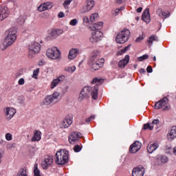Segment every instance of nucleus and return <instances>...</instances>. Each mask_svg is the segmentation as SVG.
Masks as SVG:
<instances>
[{"label": "nucleus", "instance_id": "nucleus-1", "mask_svg": "<svg viewBox=\"0 0 176 176\" xmlns=\"http://www.w3.org/2000/svg\"><path fill=\"white\" fill-rule=\"evenodd\" d=\"M104 82L102 78H93L91 83L92 85H96L94 87H85L80 91L78 96L79 101H83L85 98L89 97V94H91V98L93 100H98V85H102Z\"/></svg>", "mask_w": 176, "mask_h": 176}, {"label": "nucleus", "instance_id": "nucleus-2", "mask_svg": "<svg viewBox=\"0 0 176 176\" xmlns=\"http://www.w3.org/2000/svg\"><path fill=\"white\" fill-rule=\"evenodd\" d=\"M16 32L14 28H10L6 32V37L3 41V45L1 46V50H6L9 46H12L17 41Z\"/></svg>", "mask_w": 176, "mask_h": 176}, {"label": "nucleus", "instance_id": "nucleus-3", "mask_svg": "<svg viewBox=\"0 0 176 176\" xmlns=\"http://www.w3.org/2000/svg\"><path fill=\"white\" fill-rule=\"evenodd\" d=\"M104 58H100V52L94 51L89 61V67L94 71H98L104 65Z\"/></svg>", "mask_w": 176, "mask_h": 176}, {"label": "nucleus", "instance_id": "nucleus-4", "mask_svg": "<svg viewBox=\"0 0 176 176\" xmlns=\"http://www.w3.org/2000/svg\"><path fill=\"white\" fill-rule=\"evenodd\" d=\"M68 151L63 149L57 151L55 154V163L58 166H63L68 163Z\"/></svg>", "mask_w": 176, "mask_h": 176}, {"label": "nucleus", "instance_id": "nucleus-5", "mask_svg": "<svg viewBox=\"0 0 176 176\" xmlns=\"http://www.w3.org/2000/svg\"><path fill=\"white\" fill-rule=\"evenodd\" d=\"M130 30L129 29H124L119 32L116 38V42L117 43H126L130 38Z\"/></svg>", "mask_w": 176, "mask_h": 176}, {"label": "nucleus", "instance_id": "nucleus-6", "mask_svg": "<svg viewBox=\"0 0 176 176\" xmlns=\"http://www.w3.org/2000/svg\"><path fill=\"white\" fill-rule=\"evenodd\" d=\"M41 52V44L36 42L32 43L28 46L29 58H34L36 54Z\"/></svg>", "mask_w": 176, "mask_h": 176}, {"label": "nucleus", "instance_id": "nucleus-7", "mask_svg": "<svg viewBox=\"0 0 176 176\" xmlns=\"http://www.w3.org/2000/svg\"><path fill=\"white\" fill-rule=\"evenodd\" d=\"M46 55L51 60H60L61 58V52L56 47L48 49Z\"/></svg>", "mask_w": 176, "mask_h": 176}, {"label": "nucleus", "instance_id": "nucleus-8", "mask_svg": "<svg viewBox=\"0 0 176 176\" xmlns=\"http://www.w3.org/2000/svg\"><path fill=\"white\" fill-rule=\"evenodd\" d=\"M64 34V30L61 28H52L48 30V39H56L58 38L60 35H63Z\"/></svg>", "mask_w": 176, "mask_h": 176}, {"label": "nucleus", "instance_id": "nucleus-9", "mask_svg": "<svg viewBox=\"0 0 176 176\" xmlns=\"http://www.w3.org/2000/svg\"><path fill=\"white\" fill-rule=\"evenodd\" d=\"M155 109H162L163 111H169L170 105H168V98H164L162 100L155 104Z\"/></svg>", "mask_w": 176, "mask_h": 176}, {"label": "nucleus", "instance_id": "nucleus-10", "mask_svg": "<svg viewBox=\"0 0 176 176\" xmlns=\"http://www.w3.org/2000/svg\"><path fill=\"white\" fill-rule=\"evenodd\" d=\"M3 115L6 120H12L13 119V116L16 115V109L12 107H6L3 109Z\"/></svg>", "mask_w": 176, "mask_h": 176}, {"label": "nucleus", "instance_id": "nucleus-11", "mask_svg": "<svg viewBox=\"0 0 176 176\" xmlns=\"http://www.w3.org/2000/svg\"><path fill=\"white\" fill-rule=\"evenodd\" d=\"M60 97V93L55 91L53 94L47 96L43 102V105H50L52 102H54Z\"/></svg>", "mask_w": 176, "mask_h": 176}, {"label": "nucleus", "instance_id": "nucleus-12", "mask_svg": "<svg viewBox=\"0 0 176 176\" xmlns=\"http://www.w3.org/2000/svg\"><path fill=\"white\" fill-rule=\"evenodd\" d=\"M103 35L104 34L100 30H92L90 42L96 43L98 42V41H101V38H102Z\"/></svg>", "mask_w": 176, "mask_h": 176}, {"label": "nucleus", "instance_id": "nucleus-13", "mask_svg": "<svg viewBox=\"0 0 176 176\" xmlns=\"http://www.w3.org/2000/svg\"><path fill=\"white\" fill-rule=\"evenodd\" d=\"M53 164V155H47L42 162L43 170H47Z\"/></svg>", "mask_w": 176, "mask_h": 176}, {"label": "nucleus", "instance_id": "nucleus-14", "mask_svg": "<svg viewBox=\"0 0 176 176\" xmlns=\"http://www.w3.org/2000/svg\"><path fill=\"white\" fill-rule=\"evenodd\" d=\"M94 5H96L94 0H87L86 5L82 6L81 9V13H87V12H90V10L94 8Z\"/></svg>", "mask_w": 176, "mask_h": 176}, {"label": "nucleus", "instance_id": "nucleus-15", "mask_svg": "<svg viewBox=\"0 0 176 176\" xmlns=\"http://www.w3.org/2000/svg\"><path fill=\"white\" fill-rule=\"evenodd\" d=\"M72 117L67 116L59 124L60 129H68L72 124Z\"/></svg>", "mask_w": 176, "mask_h": 176}, {"label": "nucleus", "instance_id": "nucleus-16", "mask_svg": "<svg viewBox=\"0 0 176 176\" xmlns=\"http://www.w3.org/2000/svg\"><path fill=\"white\" fill-rule=\"evenodd\" d=\"M141 142L139 141H135L133 144H132L129 148L130 153H135L138 152L141 149L142 146Z\"/></svg>", "mask_w": 176, "mask_h": 176}, {"label": "nucleus", "instance_id": "nucleus-17", "mask_svg": "<svg viewBox=\"0 0 176 176\" xmlns=\"http://www.w3.org/2000/svg\"><path fill=\"white\" fill-rule=\"evenodd\" d=\"M144 174H145V168L142 166L134 168L132 172L133 176H144Z\"/></svg>", "mask_w": 176, "mask_h": 176}, {"label": "nucleus", "instance_id": "nucleus-18", "mask_svg": "<svg viewBox=\"0 0 176 176\" xmlns=\"http://www.w3.org/2000/svg\"><path fill=\"white\" fill-rule=\"evenodd\" d=\"M82 137V133L79 132H73L71 135L69 136V142L71 144H75L76 141H78Z\"/></svg>", "mask_w": 176, "mask_h": 176}, {"label": "nucleus", "instance_id": "nucleus-19", "mask_svg": "<svg viewBox=\"0 0 176 176\" xmlns=\"http://www.w3.org/2000/svg\"><path fill=\"white\" fill-rule=\"evenodd\" d=\"M160 124V121L159 120H153L152 123H147L144 125V130H153V127H157Z\"/></svg>", "mask_w": 176, "mask_h": 176}, {"label": "nucleus", "instance_id": "nucleus-20", "mask_svg": "<svg viewBox=\"0 0 176 176\" xmlns=\"http://www.w3.org/2000/svg\"><path fill=\"white\" fill-rule=\"evenodd\" d=\"M53 8V5L52 2H45L41 3L37 8L38 12H45V10H49V9H52Z\"/></svg>", "mask_w": 176, "mask_h": 176}, {"label": "nucleus", "instance_id": "nucleus-21", "mask_svg": "<svg viewBox=\"0 0 176 176\" xmlns=\"http://www.w3.org/2000/svg\"><path fill=\"white\" fill-rule=\"evenodd\" d=\"M157 148H159V143L157 142H151L147 145V152L148 153H153Z\"/></svg>", "mask_w": 176, "mask_h": 176}, {"label": "nucleus", "instance_id": "nucleus-22", "mask_svg": "<svg viewBox=\"0 0 176 176\" xmlns=\"http://www.w3.org/2000/svg\"><path fill=\"white\" fill-rule=\"evenodd\" d=\"M9 8L8 7L0 8V21L5 20L9 16Z\"/></svg>", "mask_w": 176, "mask_h": 176}, {"label": "nucleus", "instance_id": "nucleus-23", "mask_svg": "<svg viewBox=\"0 0 176 176\" xmlns=\"http://www.w3.org/2000/svg\"><path fill=\"white\" fill-rule=\"evenodd\" d=\"M79 53H80V50H79V49H71L69 52L68 59L74 60V58H76V56H78V54H79Z\"/></svg>", "mask_w": 176, "mask_h": 176}, {"label": "nucleus", "instance_id": "nucleus-24", "mask_svg": "<svg viewBox=\"0 0 176 176\" xmlns=\"http://www.w3.org/2000/svg\"><path fill=\"white\" fill-rule=\"evenodd\" d=\"M142 19L143 21L147 24L151 22V14H149V8H146L142 14Z\"/></svg>", "mask_w": 176, "mask_h": 176}, {"label": "nucleus", "instance_id": "nucleus-25", "mask_svg": "<svg viewBox=\"0 0 176 176\" xmlns=\"http://www.w3.org/2000/svg\"><path fill=\"white\" fill-rule=\"evenodd\" d=\"M130 60V56L129 55H126L124 58L120 60L118 63L119 68H124L127 64H129V61Z\"/></svg>", "mask_w": 176, "mask_h": 176}, {"label": "nucleus", "instance_id": "nucleus-26", "mask_svg": "<svg viewBox=\"0 0 176 176\" xmlns=\"http://www.w3.org/2000/svg\"><path fill=\"white\" fill-rule=\"evenodd\" d=\"M167 137L170 141H173V140L176 138V126L171 127Z\"/></svg>", "mask_w": 176, "mask_h": 176}, {"label": "nucleus", "instance_id": "nucleus-27", "mask_svg": "<svg viewBox=\"0 0 176 176\" xmlns=\"http://www.w3.org/2000/svg\"><path fill=\"white\" fill-rule=\"evenodd\" d=\"M157 13L161 19H167V17H170V12H164L162 9L159 8L157 10Z\"/></svg>", "mask_w": 176, "mask_h": 176}, {"label": "nucleus", "instance_id": "nucleus-28", "mask_svg": "<svg viewBox=\"0 0 176 176\" xmlns=\"http://www.w3.org/2000/svg\"><path fill=\"white\" fill-rule=\"evenodd\" d=\"M103 24L104 23L102 22H97L96 23H94L91 27V30L92 31H100L102 28Z\"/></svg>", "mask_w": 176, "mask_h": 176}, {"label": "nucleus", "instance_id": "nucleus-29", "mask_svg": "<svg viewBox=\"0 0 176 176\" xmlns=\"http://www.w3.org/2000/svg\"><path fill=\"white\" fill-rule=\"evenodd\" d=\"M32 142L41 141V131H36L32 138Z\"/></svg>", "mask_w": 176, "mask_h": 176}, {"label": "nucleus", "instance_id": "nucleus-30", "mask_svg": "<svg viewBox=\"0 0 176 176\" xmlns=\"http://www.w3.org/2000/svg\"><path fill=\"white\" fill-rule=\"evenodd\" d=\"M76 70V67L75 66L66 67L64 69V71H66V72H69V74H74V72H75Z\"/></svg>", "mask_w": 176, "mask_h": 176}, {"label": "nucleus", "instance_id": "nucleus-31", "mask_svg": "<svg viewBox=\"0 0 176 176\" xmlns=\"http://www.w3.org/2000/svg\"><path fill=\"white\" fill-rule=\"evenodd\" d=\"M34 176H41V170L38 169V164H34Z\"/></svg>", "mask_w": 176, "mask_h": 176}, {"label": "nucleus", "instance_id": "nucleus-32", "mask_svg": "<svg viewBox=\"0 0 176 176\" xmlns=\"http://www.w3.org/2000/svg\"><path fill=\"white\" fill-rule=\"evenodd\" d=\"M129 49H130V45H128L125 47L124 49H122L121 50L118 51L117 52V56H122V54H124V53H126Z\"/></svg>", "mask_w": 176, "mask_h": 176}, {"label": "nucleus", "instance_id": "nucleus-33", "mask_svg": "<svg viewBox=\"0 0 176 176\" xmlns=\"http://www.w3.org/2000/svg\"><path fill=\"white\" fill-rule=\"evenodd\" d=\"M153 41H157V36L152 35L149 37L148 40H147V42L149 43V45H152L153 43Z\"/></svg>", "mask_w": 176, "mask_h": 176}, {"label": "nucleus", "instance_id": "nucleus-34", "mask_svg": "<svg viewBox=\"0 0 176 176\" xmlns=\"http://www.w3.org/2000/svg\"><path fill=\"white\" fill-rule=\"evenodd\" d=\"M90 20L91 23H94L96 20H98V14L94 13L90 16Z\"/></svg>", "mask_w": 176, "mask_h": 176}, {"label": "nucleus", "instance_id": "nucleus-35", "mask_svg": "<svg viewBox=\"0 0 176 176\" xmlns=\"http://www.w3.org/2000/svg\"><path fill=\"white\" fill-rule=\"evenodd\" d=\"M35 152H36V148L34 146L29 147V154L30 156H34L35 155Z\"/></svg>", "mask_w": 176, "mask_h": 176}, {"label": "nucleus", "instance_id": "nucleus-36", "mask_svg": "<svg viewBox=\"0 0 176 176\" xmlns=\"http://www.w3.org/2000/svg\"><path fill=\"white\" fill-rule=\"evenodd\" d=\"M60 82L57 80V78L54 79L52 82H51L50 87L51 89H54Z\"/></svg>", "mask_w": 176, "mask_h": 176}, {"label": "nucleus", "instance_id": "nucleus-37", "mask_svg": "<svg viewBox=\"0 0 176 176\" xmlns=\"http://www.w3.org/2000/svg\"><path fill=\"white\" fill-rule=\"evenodd\" d=\"M16 176H27V171L25 169L22 168L19 171Z\"/></svg>", "mask_w": 176, "mask_h": 176}, {"label": "nucleus", "instance_id": "nucleus-38", "mask_svg": "<svg viewBox=\"0 0 176 176\" xmlns=\"http://www.w3.org/2000/svg\"><path fill=\"white\" fill-rule=\"evenodd\" d=\"M161 163H167L168 162V157L166 155H162L160 158Z\"/></svg>", "mask_w": 176, "mask_h": 176}, {"label": "nucleus", "instance_id": "nucleus-39", "mask_svg": "<svg viewBox=\"0 0 176 176\" xmlns=\"http://www.w3.org/2000/svg\"><path fill=\"white\" fill-rule=\"evenodd\" d=\"M71 2H72V0H65L63 3V6L65 9H68V6L71 5Z\"/></svg>", "mask_w": 176, "mask_h": 176}, {"label": "nucleus", "instance_id": "nucleus-40", "mask_svg": "<svg viewBox=\"0 0 176 176\" xmlns=\"http://www.w3.org/2000/svg\"><path fill=\"white\" fill-rule=\"evenodd\" d=\"M148 57H149V56L148 54H144L142 56L138 57V61H144V60L148 59Z\"/></svg>", "mask_w": 176, "mask_h": 176}, {"label": "nucleus", "instance_id": "nucleus-41", "mask_svg": "<svg viewBox=\"0 0 176 176\" xmlns=\"http://www.w3.org/2000/svg\"><path fill=\"white\" fill-rule=\"evenodd\" d=\"M38 74H39V68H37L36 70H34L32 78H34V79H38Z\"/></svg>", "mask_w": 176, "mask_h": 176}, {"label": "nucleus", "instance_id": "nucleus-42", "mask_svg": "<svg viewBox=\"0 0 176 176\" xmlns=\"http://www.w3.org/2000/svg\"><path fill=\"white\" fill-rule=\"evenodd\" d=\"M6 140L7 141H12V140H13V135H11V133H6Z\"/></svg>", "mask_w": 176, "mask_h": 176}, {"label": "nucleus", "instance_id": "nucleus-43", "mask_svg": "<svg viewBox=\"0 0 176 176\" xmlns=\"http://www.w3.org/2000/svg\"><path fill=\"white\" fill-rule=\"evenodd\" d=\"M78 24V19H74L69 21V25H72L73 27H75Z\"/></svg>", "mask_w": 176, "mask_h": 176}, {"label": "nucleus", "instance_id": "nucleus-44", "mask_svg": "<svg viewBox=\"0 0 176 176\" xmlns=\"http://www.w3.org/2000/svg\"><path fill=\"white\" fill-rule=\"evenodd\" d=\"M144 38H145V36H144V34L140 35L135 39V42L140 43V42H141V41H144Z\"/></svg>", "mask_w": 176, "mask_h": 176}, {"label": "nucleus", "instance_id": "nucleus-45", "mask_svg": "<svg viewBox=\"0 0 176 176\" xmlns=\"http://www.w3.org/2000/svg\"><path fill=\"white\" fill-rule=\"evenodd\" d=\"M56 80L59 83H61V82H64V80H65V76H60L58 78H56Z\"/></svg>", "mask_w": 176, "mask_h": 176}, {"label": "nucleus", "instance_id": "nucleus-46", "mask_svg": "<svg viewBox=\"0 0 176 176\" xmlns=\"http://www.w3.org/2000/svg\"><path fill=\"white\" fill-rule=\"evenodd\" d=\"M18 100L19 104H25V98L24 96H19Z\"/></svg>", "mask_w": 176, "mask_h": 176}, {"label": "nucleus", "instance_id": "nucleus-47", "mask_svg": "<svg viewBox=\"0 0 176 176\" xmlns=\"http://www.w3.org/2000/svg\"><path fill=\"white\" fill-rule=\"evenodd\" d=\"M74 152H80V151H82V147H80V146L76 144L74 147Z\"/></svg>", "mask_w": 176, "mask_h": 176}, {"label": "nucleus", "instance_id": "nucleus-48", "mask_svg": "<svg viewBox=\"0 0 176 176\" xmlns=\"http://www.w3.org/2000/svg\"><path fill=\"white\" fill-rule=\"evenodd\" d=\"M94 119H96V116L92 115L89 118H86L85 122H86V123H89Z\"/></svg>", "mask_w": 176, "mask_h": 176}, {"label": "nucleus", "instance_id": "nucleus-49", "mask_svg": "<svg viewBox=\"0 0 176 176\" xmlns=\"http://www.w3.org/2000/svg\"><path fill=\"white\" fill-rule=\"evenodd\" d=\"M82 20H83V24H85L86 25H87V24L90 23V21L89 20V17L87 16H84Z\"/></svg>", "mask_w": 176, "mask_h": 176}, {"label": "nucleus", "instance_id": "nucleus-50", "mask_svg": "<svg viewBox=\"0 0 176 176\" xmlns=\"http://www.w3.org/2000/svg\"><path fill=\"white\" fill-rule=\"evenodd\" d=\"M25 83V81L24 80V78H20L18 81V85L20 86H23Z\"/></svg>", "mask_w": 176, "mask_h": 176}, {"label": "nucleus", "instance_id": "nucleus-51", "mask_svg": "<svg viewBox=\"0 0 176 176\" xmlns=\"http://www.w3.org/2000/svg\"><path fill=\"white\" fill-rule=\"evenodd\" d=\"M19 20H20L19 23L21 24H23L25 22V18L24 16H19Z\"/></svg>", "mask_w": 176, "mask_h": 176}, {"label": "nucleus", "instance_id": "nucleus-52", "mask_svg": "<svg viewBox=\"0 0 176 176\" xmlns=\"http://www.w3.org/2000/svg\"><path fill=\"white\" fill-rule=\"evenodd\" d=\"M146 71L148 74H151L153 72V69H152V66H148L146 68Z\"/></svg>", "mask_w": 176, "mask_h": 176}, {"label": "nucleus", "instance_id": "nucleus-53", "mask_svg": "<svg viewBox=\"0 0 176 176\" xmlns=\"http://www.w3.org/2000/svg\"><path fill=\"white\" fill-rule=\"evenodd\" d=\"M123 8L121 7L120 8H117L115 10V16H118V14H119V12H120V10H122Z\"/></svg>", "mask_w": 176, "mask_h": 176}, {"label": "nucleus", "instance_id": "nucleus-54", "mask_svg": "<svg viewBox=\"0 0 176 176\" xmlns=\"http://www.w3.org/2000/svg\"><path fill=\"white\" fill-rule=\"evenodd\" d=\"M65 14H64V12H59L58 17H59V19H63V17H65Z\"/></svg>", "mask_w": 176, "mask_h": 176}, {"label": "nucleus", "instance_id": "nucleus-55", "mask_svg": "<svg viewBox=\"0 0 176 176\" xmlns=\"http://www.w3.org/2000/svg\"><path fill=\"white\" fill-rule=\"evenodd\" d=\"M69 89V87L66 86L63 89V93H67L68 91V89Z\"/></svg>", "mask_w": 176, "mask_h": 176}, {"label": "nucleus", "instance_id": "nucleus-56", "mask_svg": "<svg viewBox=\"0 0 176 176\" xmlns=\"http://www.w3.org/2000/svg\"><path fill=\"white\" fill-rule=\"evenodd\" d=\"M116 3H118V5H121V3H123L124 2V0H116Z\"/></svg>", "mask_w": 176, "mask_h": 176}, {"label": "nucleus", "instance_id": "nucleus-57", "mask_svg": "<svg viewBox=\"0 0 176 176\" xmlns=\"http://www.w3.org/2000/svg\"><path fill=\"white\" fill-rule=\"evenodd\" d=\"M140 74H145L146 72L145 71V69L141 68L140 69Z\"/></svg>", "mask_w": 176, "mask_h": 176}, {"label": "nucleus", "instance_id": "nucleus-58", "mask_svg": "<svg viewBox=\"0 0 176 176\" xmlns=\"http://www.w3.org/2000/svg\"><path fill=\"white\" fill-rule=\"evenodd\" d=\"M138 13H141L142 12V8L140 7L137 9Z\"/></svg>", "mask_w": 176, "mask_h": 176}, {"label": "nucleus", "instance_id": "nucleus-59", "mask_svg": "<svg viewBox=\"0 0 176 176\" xmlns=\"http://www.w3.org/2000/svg\"><path fill=\"white\" fill-rule=\"evenodd\" d=\"M173 153L176 155V146L173 148Z\"/></svg>", "mask_w": 176, "mask_h": 176}, {"label": "nucleus", "instance_id": "nucleus-60", "mask_svg": "<svg viewBox=\"0 0 176 176\" xmlns=\"http://www.w3.org/2000/svg\"><path fill=\"white\" fill-rule=\"evenodd\" d=\"M1 159H2V152L0 151V163H1Z\"/></svg>", "mask_w": 176, "mask_h": 176}, {"label": "nucleus", "instance_id": "nucleus-61", "mask_svg": "<svg viewBox=\"0 0 176 176\" xmlns=\"http://www.w3.org/2000/svg\"><path fill=\"white\" fill-rule=\"evenodd\" d=\"M153 61H156V56H154Z\"/></svg>", "mask_w": 176, "mask_h": 176}, {"label": "nucleus", "instance_id": "nucleus-62", "mask_svg": "<svg viewBox=\"0 0 176 176\" xmlns=\"http://www.w3.org/2000/svg\"><path fill=\"white\" fill-rule=\"evenodd\" d=\"M136 20H140V18L139 17H136Z\"/></svg>", "mask_w": 176, "mask_h": 176}, {"label": "nucleus", "instance_id": "nucleus-63", "mask_svg": "<svg viewBox=\"0 0 176 176\" xmlns=\"http://www.w3.org/2000/svg\"><path fill=\"white\" fill-rule=\"evenodd\" d=\"M1 142H3V140H1L0 141V143H1Z\"/></svg>", "mask_w": 176, "mask_h": 176}, {"label": "nucleus", "instance_id": "nucleus-64", "mask_svg": "<svg viewBox=\"0 0 176 176\" xmlns=\"http://www.w3.org/2000/svg\"><path fill=\"white\" fill-rule=\"evenodd\" d=\"M80 124H83V123H81Z\"/></svg>", "mask_w": 176, "mask_h": 176}]
</instances>
